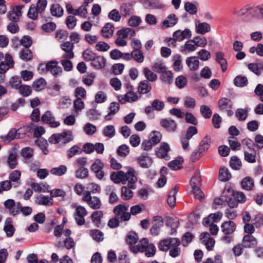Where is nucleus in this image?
Listing matches in <instances>:
<instances>
[{
	"mask_svg": "<svg viewBox=\"0 0 263 263\" xmlns=\"http://www.w3.org/2000/svg\"><path fill=\"white\" fill-rule=\"evenodd\" d=\"M46 85V82L45 80L43 78H41L33 82L32 87L35 91H39L43 89Z\"/></svg>",
	"mask_w": 263,
	"mask_h": 263,
	"instance_id": "f704fd0d",
	"label": "nucleus"
},
{
	"mask_svg": "<svg viewBox=\"0 0 263 263\" xmlns=\"http://www.w3.org/2000/svg\"><path fill=\"white\" fill-rule=\"evenodd\" d=\"M249 109L246 108L245 109L238 108L235 111V116L239 121H245L248 117Z\"/></svg>",
	"mask_w": 263,
	"mask_h": 263,
	"instance_id": "a19ab883",
	"label": "nucleus"
},
{
	"mask_svg": "<svg viewBox=\"0 0 263 263\" xmlns=\"http://www.w3.org/2000/svg\"><path fill=\"white\" fill-rule=\"evenodd\" d=\"M103 134L106 137H113L115 135L114 126L111 125L105 126L103 129Z\"/></svg>",
	"mask_w": 263,
	"mask_h": 263,
	"instance_id": "e2e57ef3",
	"label": "nucleus"
},
{
	"mask_svg": "<svg viewBox=\"0 0 263 263\" xmlns=\"http://www.w3.org/2000/svg\"><path fill=\"white\" fill-rule=\"evenodd\" d=\"M73 139L71 131L64 132L62 133L53 134L49 138V141L52 144H65Z\"/></svg>",
	"mask_w": 263,
	"mask_h": 263,
	"instance_id": "7ed1b4c3",
	"label": "nucleus"
},
{
	"mask_svg": "<svg viewBox=\"0 0 263 263\" xmlns=\"http://www.w3.org/2000/svg\"><path fill=\"white\" fill-rule=\"evenodd\" d=\"M196 30L198 33L204 34L211 30L210 25L205 22L196 23Z\"/></svg>",
	"mask_w": 263,
	"mask_h": 263,
	"instance_id": "c85d7f7f",
	"label": "nucleus"
},
{
	"mask_svg": "<svg viewBox=\"0 0 263 263\" xmlns=\"http://www.w3.org/2000/svg\"><path fill=\"white\" fill-rule=\"evenodd\" d=\"M87 214V211L85 207L78 205L76 206L74 213V217L77 224L78 226H83L85 222V217Z\"/></svg>",
	"mask_w": 263,
	"mask_h": 263,
	"instance_id": "6e6552de",
	"label": "nucleus"
},
{
	"mask_svg": "<svg viewBox=\"0 0 263 263\" xmlns=\"http://www.w3.org/2000/svg\"><path fill=\"white\" fill-rule=\"evenodd\" d=\"M140 165L143 168H148L152 164V159L147 153L142 154L138 158Z\"/></svg>",
	"mask_w": 263,
	"mask_h": 263,
	"instance_id": "4be33fe9",
	"label": "nucleus"
},
{
	"mask_svg": "<svg viewBox=\"0 0 263 263\" xmlns=\"http://www.w3.org/2000/svg\"><path fill=\"white\" fill-rule=\"evenodd\" d=\"M245 159L249 163H254L256 162L257 153L256 151L249 152L245 151Z\"/></svg>",
	"mask_w": 263,
	"mask_h": 263,
	"instance_id": "3c124183",
	"label": "nucleus"
},
{
	"mask_svg": "<svg viewBox=\"0 0 263 263\" xmlns=\"http://www.w3.org/2000/svg\"><path fill=\"white\" fill-rule=\"evenodd\" d=\"M250 16L257 20H263V4L253 7Z\"/></svg>",
	"mask_w": 263,
	"mask_h": 263,
	"instance_id": "412c9836",
	"label": "nucleus"
},
{
	"mask_svg": "<svg viewBox=\"0 0 263 263\" xmlns=\"http://www.w3.org/2000/svg\"><path fill=\"white\" fill-rule=\"evenodd\" d=\"M161 79L162 81L167 84H171L173 80V75L171 71L165 70L161 73Z\"/></svg>",
	"mask_w": 263,
	"mask_h": 263,
	"instance_id": "49530a36",
	"label": "nucleus"
},
{
	"mask_svg": "<svg viewBox=\"0 0 263 263\" xmlns=\"http://www.w3.org/2000/svg\"><path fill=\"white\" fill-rule=\"evenodd\" d=\"M129 91L124 96L119 95L118 96V100L121 104H124L126 102H133L138 100L141 96L138 95L137 93L132 91L133 88L132 85L127 87Z\"/></svg>",
	"mask_w": 263,
	"mask_h": 263,
	"instance_id": "423d86ee",
	"label": "nucleus"
},
{
	"mask_svg": "<svg viewBox=\"0 0 263 263\" xmlns=\"http://www.w3.org/2000/svg\"><path fill=\"white\" fill-rule=\"evenodd\" d=\"M152 68L156 72L161 73L167 69V67L162 61H159L153 63L152 65Z\"/></svg>",
	"mask_w": 263,
	"mask_h": 263,
	"instance_id": "473e14b6",
	"label": "nucleus"
},
{
	"mask_svg": "<svg viewBox=\"0 0 263 263\" xmlns=\"http://www.w3.org/2000/svg\"><path fill=\"white\" fill-rule=\"evenodd\" d=\"M50 12L53 16L61 17L63 14V9L59 4H53L51 6Z\"/></svg>",
	"mask_w": 263,
	"mask_h": 263,
	"instance_id": "72a5a7b5",
	"label": "nucleus"
},
{
	"mask_svg": "<svg viewBox=\"0 0 263 263\" xmlns=\"http://www.w3.org/2000/svg\"><path fill=\"white\" fill-rule=\"evenodd\" d=\"M162 127L170 133H174L177 129V123L175 120L171 118H163L160 121Z\"/></svg>",
	"mask_w": 263,
	"mask_h": 263,
	"instance_id": "1a4fd4ad",
	"label": "nucleus"
},
{
	"mask_svg": "<svg viewBox=\"0 0 263 263\" xmlns=\"http://www.w3.org/2000/svg\"><path fill=\"white\" fill-rule=\"evenodd\" d=\"M184 8L186 12L191 15L196 14L197 12V7L192 3L186 2L184 4Z\"/></svg>",
	"mask_w": 263,
	"mask_h": 263,
	"instance_id": "864d4df0",
	"label": "nucleus"
},
{
	"mask_svg": "<svg viewBox=\"0 0 263 263\" xmlns=\"http://www.w3.org/2000/svg\"><path fill=\"white\" fill-rule=\"evenodd\" d=\"M186 64L191 71H196L199 68V61L196 57H190L186 58Z\"/></svg>",
	"mask_w": 263,
	"mask_h": 263,
	"instance_id": "5701e85b",
	"label": "nucleus"
},
{
	"mask_svg": "<svg viewBox=\"0 0 263 263\" xmlns=\"http://www.w3.org/2000/svg\"><path fill=\"white\" fill-rule=\"evenodd\" d=\"M211 138L209 136H205L201 141L199 149L201 152L207 151L211 144Z\"/></svg>",
	"mask_w": 263,
	"mask_h": 263,
	"instance_id": "ea45409f",
	"label": "nucleus"
},
{
	"mask_svg": "<svg viewBox=\"0 0 263 263\" xmlns=\"http://www.w3.org/2000/svg\"><path fill=\"white\" fill-rule=\"evenodd\" d=\"M132 58L137 62L141 63L144 61V55L141 50H133L132 52Z\"/></svg>",
	"mask_w": 263,
	"mask_h": 263,
	"instance_id": "680f3d73",
	"label": "nucleus"
},
{
	"mask_svg": "<svg viewBox=\"0 0 263 263\" xmlns=\"http://www.w3.org/2000/svg\"><path fill=\"white\" fill-rule=\"evenodd\" d=\"M131 251L135 254L139 252H144L146 257H151L155 254L156 247L153 244L149 243L147 239L143 238L137 245L131 246Z\"/></svg>",
	"mask_w": 263,
	"mask_h": 263,
	"instance_id": "f03ea898",
	"label": "nucleus"
},
{
	"mask_svg": "<svg viewBox=\"0 0 263 263\" xmlns=\"http://www.w3.org/2000/svg\"><path fill=\"white\" fill-rule=\"evenodd\" d=\"M114 29V25L110 23H107L102 28L101 34L104 37L110 38L113 35Z\"/></svg>",
	"mask_w": 263,
	"mask_h": 263,
	"instance_id": "b1692460",
	"label": "nucleus"
},
{
	"mask_svg": "<svg viewBox=\"0 0 263 263\" xmlns=\"http://www.w3.org/2000/svg\"><path fill=\"white\" fill-rule=\"evenodd\" d=\"M184 105L186 108L193 109L196 105V100L194 98L186 96L184 98Z\"/></svg>",
	"mask_w": 263,
	"mask_h": 263,
	"instance_id": "6e6d98bb",
	"label": "nucleus"
},
{
	"mask_svg": "<svg viewBox=\"0 0 263 263\" xmlns=\"http://www.w3.org/2000/svg\"><path fill=\"white\" fill-rule=\"evenodd\" d=\"M46 70L54 77L60 76L62 73V69L58 66V62L55 61H51L46 65Z\"/></svg>",
	"mask_w": 263,
	"mask_h": 263,
	"instance_id": "9d476101",
	"label": "nucleus"
},
{
	"mask_svg": "<svg viewBox=\"0 0 263 263\" xmlns=\"http://www.w3.org/2000/svg\"><path fill=\"white\" fill-rule=\"evenodd\" d=\"M242 243L244 248H252L257 245V240L252 235H246L243 237Z\"/></svg>",
	"mask_w": 263,
	"mask_h": 263,
	"instance_id": "6ab92c4d",
	"label": "nucleus"
},
{
	"mask_svg": "<svg viewBox=\"0 0 263 263\" xmlns=\"http://www.w3.org/2000/svg\"><path fill=\"white\" fill-rule=\"evenodd\" d=\"M88 170L84 167H80L76 171L75 175L77 178L84 179L88 176Z\"/></svg>",
	"mask_w": 263,
	"mask_h": 263,
	"instance_id": "603ef678",
	"label": "nucleus"
},
{
	"mask_svg": "<svg viewBox=\"0 0 263 263\" xmlns=\"http://www.w3.org/2000/svg\"><path fill=\"white\" fill-rule=\"evenodd\" d=\"M229 144L230 148L232 150H238L241 147V144L237 140V139L234 137L229 138Z\"/></svg>",
	"mask_w": 263,
	"mask_h": 263,
	"instance_id": "4d7b16f0",
	"label": "nucleus"
},
{
	"mask_svg": "<svg viewBox=\"0 0 263 263\" xmlns=\"http://www.w3.org/2000/svg\"><path fill=\"white\" fill-rule=\"evenodd\" d=\"M143 72L147 81L154 82L157 80V74L148 68H144L143 70Z\"/></svg>",
	"mask_w": 263,
	"mask_h": 263,
	"instance_id": "37998d69",
	"label": "nucleus"
},
{
	"mask_svg": "<svg viewBox=\"0 0 263 263\" xmlns=\"http://www.w3.org/2000/svg\"><path fill=\"white\" fill-rule=\"evenodd\" d=\"M200 111L203 117L205 118H210L212 116V112L210 108L206 105H201Z\"/></svg>",
	"mask_w": 263,
	"mask_h": 263,
	"instance_id": "052dcab7",
	"label": "nucleus"
},
{
	"mask_svg": "<svg viewBox=\"0 0 263 263\" xmlns=\"http://www.w3.org/2000/svg\"><path fill=\"white\" fill-rule=\"evenodd\" d=\"M103 214L101 211H96L92 213L91 218L92 221L96 224L100 223L101 218L103 217Z\"/></svg>",
	"mask_w": 263,
	"mask_h": 263,
	"instance_id": "0e129e2a",
	"label": "nucleus"
},
{
	"mask_svg": "<svg viewBox=\"0 0 263 263\" xmlns=\"http://www.w3.org/2000/svg\"><path fill=\"white\" fill-rule=\"evenodd\" d=\"M235 223L231 220L225 221L221 226V231L224 234H232L236 230Z\"/></svg>",
	"mask_w": 263,
	"mask_h": 263,
	"instance_id": "4468645a",
	"label": "nucleus"
},
{
	"mask_svg": "<svg viewBox=\"0 0 263 263\" xmlns=\"http://www.w3.org/2000/svg\"><path fill=\"white\" fill-rule=\"evenodd\" d=\"M241 184L243 189L251 191L254 185V180L251 177H246L242 180Z\"/></svg>",
	"mask_w": 263,
	"mask_h": 263,
	"instance_id": "cd10ccee",
	"label": "nucleus"
},
{
	"mask_svg": "<svg viewBox=\"0 0 263 263\" xmlns=\"http://www.w3.org/2000/svg\"><path fill=\"white\" fill-rule=\"evenodd\" d=\"M41 119L43 123L49 124L52 128L57 127L60 125L59 122L54 121V117L50 111H46L42 116Z\"/></svg>",
	"mask_w": 263,
	"mask_h": 263,
	"instance_id": "f8f14e48",
	"label": "nucleus"
},
{
	"mask_svg": "<svg viewBox=\"0 0 263 263\" xmlns=\"http://www.w3.org/2000/svg\"><path fill=\"white\" fill-rule=\"evenodd\" d=\"M231 177V175L227 168H221L219 172V179L222 181H227Z\"/></svg>",
	"mask_w": 263,
	"mask_h": 263,
	"instance_id": "de8ad7c7",
	"label": "nucleus"
},
{
	"mask_svg": "<svg viewBox=\"0 0 263 263\" xmlns=\"http://www.w3.org/2000/svg\"><path fill=\"white\" fill-rule=\"evenodd\" d=\"M183 160L182 158H179L170 162L168 164V166L170 167L172 170H178L182 168V162Z\"/></svg>",
	"mask_w": 263,
	"mask_h": 263,
	"instance_id": "79ce46f5",
	"label": "nucleus"
},
{
	"mask_svg": "<svg viewBox=\"0 0 263 263\" xmlns=\"http://www.w3.org/2000/svg\"><path fill=\"white\" fill-rule=\"evenodd\" d=\"M67 170V167L62 165L59 167L52 168L50 171V173L53 175L60 176L64 175Z\"/></svg>",
	"mask_w": 263,
	"mask_h": 263,
	"instance_id": "8fccbe9b",
	"label": "nucleus"
},
{
	"mask_svg": "<svg viewBox=\"0 0 263 263\" xmlns=\"http://www.w3.org/2000/svg\"><path fill=\"white\" fill-rule=\"evenodd\" d=\"M192 33L189 29H185L183 31L178 30L173 33V37L176 40L181 41L185 39H189L191 37Z\"/></svg>",
	"mask_w": 263,
	"mask_h": 263,
	"instance_id": "f3484780",
	"label": "nucleus"
},
{
	"mask_svg": "<svg viewBox=\"0 0 263 263\" xmlns=\"http://www.w3.org/2000/svg\"><path fill=\"white\" fill-rule=\"evenodd\" d=\"M178 192L176 187H174L170 191L167 197V203L171 208H174L176 203V195Z\"/></svg>",
	"mask_w": 263,
	"mask_h": 263,
	"instance_id": "c756f323",
	"label": "nucleus"
},
{
	"mask_svg": "<svg viewBox=\"0 0 263 263\" xmlns=\"http://www.w3.org/2000/svg\"><path fill=\"white\" fill-rule=\"evenodd\" d=\"M104 165L103 162L100 159H96L90 167L91 171L94 173L96 177L99 180H101L105 175L103 171Z\"/></svg>",
	"mask_w": 263,
	"mask_h": 263,
	"instance_id": "0eeeda50",
	"label": "nucleus"
},
{
	"mask_svg": "<svg viewBox=\"0 0 263 263\" xmlns=\"http://www.w3.org/2000/svg\"><path fill=\"white\" fill-rule=\"evenodd\" d=\"M19 57L24 61H29L32 59L33 53L28 48H25L21 51Z\"/></svg>",
	"mask_w": 263,
	"mask_h": 263,
	"instance_id": "e433bc0d",
	"label": "nucleus"
},
{
	"mask_svg": "<svg viewBox=\"0 0 263 263\" xmlns=\"http://www.w3.org/2000/svg\"><path fill=\"white\" fill-rule=\"evenodd\" d=\"M173 60L174 62L173 63V68L175 71H179L182 68V66L181 65V57L179 54H175L173 56Z\"/></svg>",
	"mask_w": 263,
	"mask_h": 263,
	"instance_id": "c03bdc74",
	"label": "nucleus"
},
{
	"mask_svg": "<svg viewBox=\"0 0 263 263\" xmlns=\"http://www.w3.org/2000/svg\"><path fill=\"white\" fill-rule=\"evenodd\" d=\"M129 205L119 204L114 208L113 212L118 218L122 221H128L130 218V213L128 212Z\"/></svg>",
	"mask_w": 263,
	"mask_h": 263,
	"instance_id": "39448f33",
	"label": "nucleus"
},
{
	"mask_svg": "<svg viewBox=\"0 0 263 263\" xmlns=\"http://www.w3.org/2000/svg\"><path fill=\"white\" fill-rule=\"evenodd\" d=\"M4 231L8 237H12L13 235L15 228L13 227L12 220L11 218L8 217L6 218L4 227Z\"/></svg>",
	"mask_w": 263,
	"mask_h": 263,
	"instance_id": "a211bd4d",
	"label": "nucleus"
},
{
	"mask_svg": "<svg viewBox=\"0 0 263 263\" xmlns=\"http://www.w3.org/2000/svg\"><path fill=\"white\" fill-rule=\"evenodd\" d=\"M52 198L40 195L36 197V202L38 204L44 205H50L52 204Z\"/></svg>",
	"mask_w": 263,
	"mask_h": 263,
	"instance_id": "4c0bfd02",
	"label": "nucleus"
},
{
	"mask_svg": "<svg viewBox=\"0 0 263 263\" xmlns=\"http://www.w3.org/2000/svg\"><path fill=\"white\" fill-rule=\"evenodd\" d=\"M120 11L123 16H127L133 13V9L132 6L130 4L124 3L121 6L120 8Z\"/></svg>",
	"mask_w": 263,
	"mask_h": 263,
	"instance_id": "2f4dec72",
	"label": "nucleus"
},
{
	"mask_svg": "<svg viewBox=\"0 0 263 263\" xmlns=\"http://www.w3.org/2000/svg\"><path fill=\"white\" fill-rule=\"evenodd\" d=\"M61 49L65 51L62 57L66 59H71L74 57L73 49L74 45L70 42L67 41L63 43L61 45Z\"/></svg>",
	"mask_w": 263,
	"mask_h": 263,
	"instance_id": "ddd939ff",
	"label": "nucleus"
},
{
	"mask_svg": "<svg viewBox=\"0 0 263 263\" xmlns=\"http://www.w3.org/2000/svg\"><path fill=\"white\" fill-rule=\"evenodd\" d=\"M82 200L85 202L93 210L100 209L102 206L100 198L97 196H91L90 192L88 191L84 192Z\"/></svg>",
	"mask_w": 263,
	"mask_h": 263,
	"instance_id": "20e7f679",
	"label": "nucleus"
},
{
	"mask_svg": "<svg viewBox=\"0 0 263 263\" xmlns=\"http://www.w3.org/2000/svg\"><path fill=\"white\" fill-rule=\"evenodd\" d=\"M252 9V7L249 5H246L242 8H234L231 10L232 14L237 17H241L247 14L248 12H249L250 14L251 11Z\"/></svg>",
	"mask_w": 263,
	"mask_h": 263,
	"instance_id": "dca6fc26",
	"label": "nucleus"
},
{
	"mask_svg": "<svg viewBox=\"0 0 263 263\" xmlns=\"http://www.w3.org/2000/svg\"><path fill=\"white\" fill-rule=\"evenodd\" d=\"M227 193H229V191H224L220 197L215 198L214 203L216 205H223L227 203Z\"/></svg>",
	"mask_w": 263,
	"mask_h": 263,
	"instance_id": "5fc2aeb1",
	"label": "nucleus"
},
{
	"mask_svg": "<svg viewBox=\"0 0 263 263\" xmlns=\"http://www.w3.org/2000/svg\"><path fill=\"white\" fill-rule=\"evenodd\" d=\"M151 89V86L147 80L141 81L139 85L138 91L139 93L144 94L149 92Z\"/></svg>",
	"mask_w": 263,
	"mask_h": 263,
	"instance_id": "58836bf2",
	"label": "nucleus"
},
{
	"mask_svg": "<svg viewBox=\"0 0 263 263\" xmlns=\"http://www.w3.org/2000/svg\"><path fill=\"white\" fill-rule=\"evenodd\" d=\"M129 186H123L121 188V197L124 200H129L133 196V192Z\"/></svg>",
	"mask_w": 263,
	"mask_h": 263,
	"instance_id": "a18cd8bd",
	"label": "nucleus"
},
{
	"mask_svg": "<svg viewBox=\"0 0 263 263\" xmlns=\"http://www.w3.org/2000/svg\"><path fill=\"white\" fill-rule=\"evenodd\" d=\"M153 220L154 223L150 229V233L152 235L157 236L160 232V228L163 226V220L159 216H154Z\"/></svg>",
	"mask_w": 263,
	"mask_h": 263,
	"instance_id": "9b49d317",
	"label": "nucleus"
},
{
	"mask_svg": "<svg viewBox=\"0 0 263 263\" xmlns=\"http://www.w3.org/2000/svg\"><path fill=\"white\" fill-rule=\"evenodd\" d=\"M187 79L184 76H179L175 81V84L177 87L180 89L184 88L187 84Z\"/></svg>",
	"mask_w": 263,
	"mask_h": 263,
	"instance_id": "13d9d810",
	"label": "nucleus"
},
{
	"mask_svg": "<svg viewBox=\"0 0 263 263\" xmlns=\"http://www.w3.org/2000/svg\"><path fill=\"white\" fill-rule=\"evenodd\" d=\"M218 106L220 110L226 111L228 109H231L232 107L233 104L230 99L223 98L219 100Z\"/></svg>",
	"mask_w": 263,
	"mask_h": 263,
	"instance_id": "393cba45",
	"label": "nucleus"
},
{
	"mask_svg": "<svg viewBox=\"0 0 263 263\" xmlns=\"http://www.w3.org/2000/svg\"><path fill=\"white\" fill-rule=\"evenodd\" d=\"M82 151L78 145H73L67 151V157L71 158L75 155L81 154Z\"/></svg>",
	"mask_w": 263,
	"mask_h": 263,
	"instance_id": "69168bd1",
	"label": "nucleus"
},
{
	"mask_svg": "<svg viewBox=\"0 0 263 263\" xmlns=\"http://www.w3.org/2000/svg\"><path fill=\"white\" fill-rule=\"evenodd\" d=\"M170 150L169 145L167 143H162L160 145V147L158 148L156 151V155L158 157L161 158H164L165 160H168L169 158L167 155V153Z\"/></svg>",
	"mask_w": 263,
	"mask_h": 263,
	"instance_id": "2eb2a0df",
	"label": "nucleus"
},
{
	"mask_svg": "<svg viewBox=\"0 0 263 263\" xmlns=\"http://www.w3.org/2000/svg\"><path fill=\"white\" fill-rule=\"evenodd\" d=\"M117 152L119 156L121 157H125L129 153V147L125 144L120 145L117 149Z\"/></svg>",
	"mask_w": 263,
	"mask_h": 263,
	"instance_id": "774afa93",
	"label": "nucleus"
},
{
	"mask_svg": "<svg viewBox=\"0 0 263 263\" xmlns=\"http://www.w3.org/2000/svg\"><path fill=\"white\" fill-rule=\"evenodd\" d=\"M106 63V59L104 57L97 55L91 63V65L96 69H101L105 67Z\"/></svg>",
	"mask_w": 263,
	"mask_h": 263,
	"instance_id": "a878e982",
	"label": "nucleus"
},
{
	"mask_svg": "<svg viewBox=\"0 0 263 263\" xmlns=\"http://www.w3.org/2000/svg\"><path fill=\"white\" fill-rule=\"evenodd\" d=\"M178 22V18L175 14L168 15L166 19L162 22V27L167 28L175 26Z\"/></svg>",
	"mask_w": 263,
	"mask_h": 263,
	"instance_id": "aec40b11",
	"label": "nucleus"
},
{
	"mask_svg": "<svg viewBox=\"0 0 263 263\" xmlns=\"http://www.w3.org/2000/svg\"><path fill=\"white\" fill-rule=\"evenodd\" d=\"M137 172L132 167H128L126 173L122 171L112 172L110 175V179L115 183H122L125 184L128 182L129 188L135 189V183L137 181Z\"/></svg>",
	"mask_w": 263,
	"mask_h": 263,
	"instance_id": "f257e3e1",
	"label": "nucleus"
},
{
	"mask_svg": "<svg viewBox=\"0 0 263 263\" xmlns=\"http://www.w3.org/2000/svg\"><path fill=\"white\" fill-rule=\"evenodd\" d=\"M196 46L193 40L186 41L184 46L181 47V52L184 54L193 52L196 49Z\"/></svg>",
	"mask_w": 263,
	"mask_h": 263,
	"instance_id": "bb28decb",
	"label": "nucleus"
},
{
	"mask_svg": "<svg viewBox=\"0 0 263 263\" xmlns=\"http://www.w3.org/2000/svg\"><path fill=\"white\" fill-rule=\"evenodd\" d=\"M7 163L11 169L15 168L17 164V155L15 153H11L8 156Z\"/></svg>",
	"mask_w": 263,
	"mask_h": 263,
	"instance_id": "7c9ffc66",
	"label": "nucleus"
},
{
	"mask_svg": "<svg viewBox=\"0 0 263 263\" xmlns=\"http://www.w3.org/2000/svg\"><path fill=\"white\" fill-rule=\"evenodd\" d=\"M96 56L95 53L89 49H86L83 52V57L86 61L92 62Z\"/></svg>",
	"mask_w": 263,
	"mask_h": 263,
	"instance_id": "338daca9",
	"label": "nucleus"
},
{
	"mask_svg": "<svg viewBox=\"0 0 263 263\" xmlns=\"http://www.w3.org/2000/svg\"><path fill=\"white\" fill-rule=\"evenodd\" d=\"M21 154L22 157L26 160L25 162H29L33 157V151L31 148L26 147L22 149Z\"/></svg>",
	"mask_w": 263,
	"mask_h": 263,
	"instance_id": "c9c22d12",
	"label": "nucleus"
},
{
	"mask_svg": "<svg viewBox=\"0 0 263 263\" xmlns=\"http://www.w3.org/2000/svg\"><path fill=\"white\" fill-rule=\"evenodd\" d=\"M234 83L236 86L242 87L247 85L248 81L246 77L238 76L235 78Z\"/></svg>",
	"mask_w": 263,
	"mask_h": 263,
	"instance_id": "09e8293b",
	"label": "nucleus"
},
{
	"mask_svg": "<svg viewBox=\"0 0 263 263\" xmlns=\"http://www.w3.org/2000/svg\"><path fill=\"white\" fill-rule=\"evenodd\" d=\"M9 83L12 88L19 89L21 85V78L17 76L12 77L9 81Z\"/></svg>",
	"mask_w": 263,
	"mask_h": 263,
	"instance_id": "bf43d9fd",
	"label": "nucleus"
}]
</instances>
